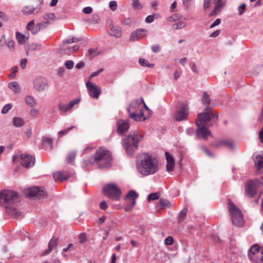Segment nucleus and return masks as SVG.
Segmentation results:
<instances>
[{
    "label": "nucleus",
    "mask_w": 263,
    "mask_h": 263,
    "mask_svg": "<svg viewBox=\"0 0 263 263\" xmlns=\"http://www.w3.org/2000/svg\"><path fill=\"white\" fill-rule=\"evenodd\" d=\"M87 239L86 234L85 233H82L79 235V240L80 243H83L86 241Z\"/></svg>",
    "instance_id": "8fccbe9b"
},
{
    "label": "nucleus",
    "mask_w": 263,
    "mask_h": 263,
    "mask_svg": "<svg viewBox=\"0 0 263 263\" xmlns=\"http://www.w3.org/2000/svg\"><path fill=\"white\" fill-rule=\"evenodd\" d=\"M132 1H133L132 6H133L134 10H140L142 9V5L140 3L139 0H132Z\"/></svg>",
    "instance_id": "e433bc0d"
},
{
    "label": "nucleus",
    "mask_w": 263,
    "mask_h": 263,
    "mask_svg": "<svg viewBox=\"0 0 263 263\" xmlns=\"http://www.w3.org/2000/svg\"><path fill=\"white\" fill-rule=\"evenodd\" d=\"M100 208L101 209L105 210L108 208V205L105 201H103L100 203Z\"/></svg>",
    "instance_id": "e2e57ef3"
},
{
    "label": "nucleus",
    "mask_w": 263,
    "mask_h": 263,
    "mask_svg": "<svg viewBox=\"0 0 263 263\" xmlns=\"http://www.w3.org/2000/svg\"><path fill=\"white\" fill-rule=\"evenodd\" d=\"M107 26L108 28V33L110 36L117 39L120 38L122 35V28L116 25H114L111 21L107 22Z\"/></svg>",
    "instance_id": "9b49d317"
},
{
    "label": "nucleus",
    "mask_w": 263,
    "mask_h": 263,
    "mask_svg": "<svg viewBox=\"0 0 263 263\" xmlns=\"http://www.w3.org/2000/svg\"><path fill=\"white\" fill-rule=\"evenodd\" d=\"M12 105L10 104H7L5 105L2 109L1 113L2 114H6L12 108Z\"/></svg>",
    "instance_id": "37998d69"
},
{
    "label": "nucleus",
    "mask_w": 263,
    "mask_h": 263,
    "mask_svg": "<svg viewBox=\"0 0 263 263\" xmlns=\"http://www.w3.org/2000/svg\"><path fill=\"white\" fill-rule=\"evenodd\" d=\"M117 133L120 135H123L128 130L130 125L128 120L119 119L117 121Z\"/></svg>",
    "instance_id": "4468645a"
},
{
    "label": "nucleus",
    "mask_w": 263,
    "mask_h": 263,
    "mask_svg": "<svg viewBox=\"0 0 263 263\" xmlns=\"http://www.w3.org/2000/svg\"><path fill=\"white\" fill-rule=\"evenodd\" d=\"M25 103H26V104L30 107H33L36 104L34 98L33 97H32V96H30V95H27L25 97Z\"/></svg>",
    "instance_id": "c756f323"
},
{
    "label": "nucleus",
    "mask_w": 263,
    "mask_h": 263,
    "mask_svg": "<svg viewBox=\"0 0 263 263\" xmlns=\"http://www.w3.org/2000/svg\"><path fill=\"white\" fill-rule=\"evenodd\" d=\"M43 17L46 20H54L55 18V15L53 13H45L43 15Z\"/></svg>",
    "instance_id": "c03bdc74"
},
{
    "label": "nucleus",
    "mask_w": 263,
    "mask_h": 263,
    "mask_svg": "<svg viewBox=\"0 0 263 263\" xmlns=\"http://www.w3.org/2000/svg\"><path fill=\"white\" fill-rule=\"evenodd\" d=\"M143 106L145 110H149L148 108L144 103L143 105L141 103H139L137 101H134L130 103L129 107L127 108V111L128 112H138V111H143Z\"/></svg>",
    "instance_id": "f3484780"
},
{
    "label": "nucleus",
    "mask_w": 263,
    "mask_h": 263,
    "mask_svg": "<svg viewBox=\"0 0 263 263\" xmlns=\"http://www.w3.org/2000/svg\"><path fill=\"white\" fill-rule=\"evenodd\" d=\"M174 238L172 236L167 237L164 240V243L165 245L171 246L174 243Z\"/></svg>",
    "instance_id": "49530a36"
},
{
    "label": "nucleus",
    "mask_w": 263,
    "mask_h": 263,
    "mask_svg": "<svg viewBox=\"0 0 263 263\" xmlns=\"http://www.w3.org/2000/svg\"><path fill=\"white\" fill-rule=\"evenodd\" d=\"M165 157L166 159V170L170 172L174 170L175 166V161L174 158L170 155L168 152H166Z\"/></svg>",
    "instance_id": "4be33fe9"
},
{
    "label": "nucleus",
    "mask_w": 263,
    "mask_h": 263,
    "mask_svg": "<svg viewBox=\"0 0 263 263\" xmlns=\"http://www.w3.org/2000/svg\"><path fill=\"white\" fill-rule=\"evenodd\" d=\"M180 18V16L179 15V14L175 13V14H174L168 17L167 18V20L168 22H173L177 21L179 20Z\"/></svg>",
    "instance_id": "58836bf2"
},
{
    "label": "nucleus",
    "mask_w": 263,
    "mask_h": 263,
    "mask_svg": "<svg viewBox=\"0 0 263 263\" xmlns=\"http://www.w3.org/2000/svg\"><path fill=\"white\" fill-rule=\"evenodd\" d=\"M193 1L194 0H182V3L186 8H188Z\"/></svg>",
    "instance_id": "6e6d98bb"
},
{
    "label": "nucleus",
    "mask_w": 263,
    "mask_h": 263,
    "mask_svg": "<svg viewBox=\"0 0 263 263\" xmlns=\"http://www.w3.org/2000/svg\"><path fill=\"white\" fill-rule=\"evenodd\" d=\"M186 215V210H182L180 213L178 217L179 222H182L185 218Z\"/></svg>",
    "instance_id": "a19ab883"
},
{
    "label": "nucleus",
    "mask_w": 263,
    "mask_h": 263,
    "mask_svg": "<svg viewBox=\"0 0 263 263\" xmlns=\"http://www.w3.org/2000/svg\"><path fill=\"white\" fill-rule=\"evenodd\" d=\"M186 25V24L185 22L180 21L177 23L174 24L173 25V28L175 30L180 29L185 27Z\"/></svg>",
    "instance_id": "c9c22d12"
},
{
    "label": "nucleus",
    "mask_w": 263,
    "mask_h": 263,
    "mask_svg": "<svg viewBox=\"0 0 263 263\" xmlns=\"http://www.w3.org/2000/svg\"><path fill=\"white\" fill-rule=\"evenodd\" d=\"M88 51L89 53L92 56H95L99 53L97 49L92 48L89 49Z\"/></svg>",
    "instance_id": "774afa93"
},
{
    "label": "nucleus",
    "mask_w": 263,
    "mask_h": 263,
    "mask_svg": "<svg viewBox=\"0 0 263 263\" xmlns=\"http://www.w3.org/2000/svg\"><path fill=\"white\" fill-rule=\"evenodd\" d=\"M27 196L30 197H35L37 198H42L47 196V193L44 188L41 187L33 186L28 189Z\"/></svg>",
    "instance_id": "f8f14e48"
},
{
    "label": "nucleus",
    "mask_w": 263,
    "mask_h": 263,
    "mask_svg": "<svg viewBox=\"0 0 263 263\" xmlns=\"http://www.w3.org/2000/svg\"><path fill=\"white\" fill-rule=\"evenodd\" d=\"M58 107L59 108V109L62 112H66L67 111L71 109V108H69V105L68 104H63L60 103L58 105Z\"/></svg>",
    "instance_id": "4c0bfd02"
},
{
    "label": "nucleus",
    "mask_w": 263,
    "mask_h": 263,
    "mask_svg": "<svg viewBox=\"0 0 263 263\" xmlns=\"http://www.w3.org/2000/svg\"><path fill=\"white\" fill-rule=\"evenodd\" d=\"M248 256L252 263H263V247L253 245L248 252Z\"/></svg>",
    "instance_id": "423d86ee"
},
{
    "label": "nucleus",
    "mask_w": 263,
    "mask_h": 263,
    "mask_svg": "<svg viewBox=\"0 0 263 263\" xmlns=\"http://www.w3.org/2000/svg\"><path fill=\"white\" fill-rule=\"evenodd\" d=\"M189 114L187 105H183L175 112L174 118L177 121H181L185 120Z\"/></svg>",
    "instance_id": "dca6fc26"
},
{
    "label": "nucleus",
    "mask_w": 263,
    "mask_h": 263,
    "mask_svg": "<svg viewBox=\"0 0 263 263\" xmlns=\"http://www.w3.org/2000/svg\"><path fill=\"white\" fill-rule=\"evenodd\" d=\"M129 117L135 121H144L147 118L144 116L143 111H139L136 112H128Z\"/></svg>",
    "instance_id": "412c9836"
},
{
    "label": "nucleus",
    "mask_w": 263,
    "mask_h": 263,
    "mask_svg": "<svg viewBox=\"0 0 263 263\" xmlns=\"http://www.w3.org/2000/svg\"><path fill=\"white\" fill-rule=\"evenodd\" d=\"M215 4V7L211 13V15L216 14L218 12L220 11L221 9L225 6V2L224 1L217 2Z\"/></svg>",
    "instance_id": "cd10ccee"
},
{
    "label": "nucleus",
    "mask_w": 263,
    "mask_h": 263,
    "mask_svg": "<svg viewBox=\"0 0 263 263\" xmlns=\"http://www.w3.org/2000/svg\"><path fill=\"white\" fill-rule=\"evenodd\" d=\"M80 40V39L76 37H72L70 39L64 40L63 41L64 44H71L75 42H77Z\"/></svg>",
    "instance_id": "79ce46f5"
},
{
    "label": "nucleus",
    "mask_w": 263,
    "mask_h": 263,
    "mask_svg": "<svg viewBox=\"0 0 263 263\" xmlns=\"http://www.w3.org/2000/svg\"><path fill=\"white\" fill-rule=\"evenodd\" d=\"M8 87L15 93H19L21 91V88L17 82H11L9 83Z\"/></svg>",
    "instance_id": "bb28decb"
},
{
    "label": "nucleus",
    "mask_w": 263,
    "mask_h": 263,
    "mask_svg": "<svg viewBox=\"0 0 263 263\" xmlns=\"http://www.w3.org/2000/svg\"><path fill=\"white\" fill-rule=\"evenodd\" d=\"M262 183L258 179H254L248 181L246 183L245 191L246 195L250 197H253L256 194L259 184Z\"/></svg>",
    "instance_id": "6e6552de"
},
{
    "label": "nucleus",
    "mask_w": 263,
    "mask_h": 263,
    "mask_svg": "<svg viewBox=\"0 0 263 263\" xmlns=\"http://www.w3.org/2000/svg\"><path fill=\"white\" fill-rule=\"evenodd\" d=\"M89 95L93 98L98 99L101 93V89L95 83L87 81L86 83Z\"/></svg>",
    "instance_id": "ddd939ff"
},
{
    "label": "nucleus",
    "mask_w": 263,
    "mask_h": 263,
    "mask_svg": "<svg viewBox=\"0 0 263 263\" xmlns=\"http://www.w3.org/2000/svg\"><path fill=\"white\" fill-rule=\"evenodd\" d=\"M81 99L79 98H77L70 101L69 103V108H72L74 105L79 103Z\"/></svg>",
    "instance_id": "09e8293b"
},
{
    "label": "nucleus",
    "mask_w": 263,
    "mask_h": 263,
    "mask_svg": "<svg viewBox=\"0 0 263 263\" xmlns=\"http://www.w3.org/2000/svg\"><path fill=\"white\" fill-rule=\"evenodd\" d=\"M136 165L138 172L143 176L153 175L158 170L157 160L148 153L137 160Z\"/></svg>",
    "instance_id": "f03ea898"
},
{
    "label": "nucleus",
    "mask_w": 263,
    "mask_h": 263,
    "mask_svg": "<svg viewBox=\"0 0 263 263\" xmlns=\"http://www.w3.org/2000/svg\"><path fill=\"white\" fill-rule=\"evenodd\" d=\"M0 18L7 21L9 20L8 16L3 12L0 11Z\"/></svg>",
    "instance_id": "338daca9"
},
{
    "label": "nucleus",
    "mask_w": 263,
    "mask_h": 263,
    "mask_svg": "<svg viewBox=\"0 0 263 263\" xmlns=\"http://www.w3.org/2000/svg\"><path fill=\"white\" fill-rule=\"evenodd\" d=\"M43 144L48 148H51L52 145V139L49 137H43L42 138Z\"/></svg>",
    "instance_id": "473e14b6"
},
{
    "label": "nucleus",
    "mask_w": 263,
    "mask_h": 263,
    "mask_svg": "<svg viewBox=\"0 0 263 263\" xmlns=\"http://www.w3.org/2000/svg\"><path fill=\"white\" fill-rule=\"evenodd\" d=\"M139 63L140 65L142 67H147L149 68H153L154 66L153 64H149L147 60L143 58H140L139 59Z\"/></svg>",
    "instance_id": "72a5a7b5"
},
{
    "label": "nucleus",
    "mask_w": 263,
    "mask_h": 263,
    "mask_svg": "<svg viewBox=\"0 0 263 263\" xmlns=\"http://www.w3.org/2000/svg\"><path fill=\"white\" fill-rule=\"evenodd\" d=\"M169 202L166 200L160 199L159 200V204L161 206L166 207L168 205Z\"/></svg>",
    "instance_id": "13d9d810"
},
{
    "label": "nucleus",
    "mask_w": 263,
    "mask_h": 263,
    "mask_svg": "<svg viewBox=\"0 0 263 263\" xmlns=\"http://www.w3.org/2000/svg\"><path fill=\"white\" fill-rule=\"evenodd\" d=\"M141 138H142V137L139 138L138 135L136 133H133V134L130 133L122 139V145L128 155L132 156L134 155L135 152L138 148L139 142Z\"/></svg>",
    "instance_id": "20e7f679"
},
{
    "label": "nucleus",
    "mask_w": 263,
    "mask_h": 263,
    "mask_svg": "<svg viewBox=\"0 0 263 263\" xmlns=\"http://www.w3.org/2000/svg\"><path fill=\"white\" fill-rule=\"evenodd\" d=\"M41 48V46L40 45H37L36 44H32L30 46V49L31 51H34L36 50H39Z\"/></svg>",
    "instance_id": "bf43d9fd"
},
{
    "label": "nucleus",
    "mask_w": 263,
    "mask_h": 263,
    "mask_svg": "<svg viewBox=\"0 0 263 263\" xmlns=\"http://www.w3.org/2000/svg\"><path fill=\"white\" fill-rule=\"evenodd\" d=\"M109 7L112 11H115L117 8V3L116 1H112L109 3Z\"/></svg>",
    "instance_id": "3c124183"
},
{
    "label": "nucleus",
    "mask_w": 263,
    "mask_h": 263,
    "mask_svg": "<svg viewBox=\"0 0 263 263\" xmlns=\"http://www.w3.org/2000/svg\"><path fill=\"white\" fill-rule=\"evenodd\" d=\"M49 24V22L48 21H44L42 22H41L40 23L37 24V26L38 27L39 30L46 28L47 25Z\"/></svg>",
    "instance_id": "de8ad7c7"
},
{
    "label": "nucleus",
    "mask_w": 263,
    "mask_h": 263,
    "mask_svg": "<svg viewBox=\"0 0 263 263\" xmlns=\"http://www.w3.org/2000/svg\"><path fill=\"white\" fill-rule=\"evenodd\" d=\"M228 209L233 224L241 227L243 223V218L241 211L230 201L229 202Z\"/></svg>",
    "instance_id": "39448f33"
},
{
    "label": "nucleus",
    "mask_w": 263,
    "mask_h": 263,
    "mask_svg": "<svg viewBox=\"0 0 263 263\" xmlns=\"http://www.w3.org/2000/svg\"><path fill=\"white\" fill-rule=\"evenodd\" d=\"M16 38L18 42L21 44H24L28 40L27 36L19 32H16Z\"/></svg>",
    "instance_id": "7c9ffc66"
},
{
    "label": "nucleus",
    "mask_w": 263,
    "mask_h": 263,
    "mask_svg": "<svg viewBox=\"0 0 263 263\" xmlns=\"http://www.w3.org/2000/svg\"><path fill=\"white\" fill-rule=\"evenodd\" d=\"M215 100H212L211 99L208 93L206 91H204L203 92L202 102V103L206 106V107H209V106L212 104L213 106L215 105Z\"/></svg>",
    "instance_id": "b1692460"
},
{
    "label": "nucleus",
    "mask_w": 263,
    "mask_h": 263,
    "mask_svg": "<svg viewBox=\"0 0 263 263\" xmlns=\"http://www.w3.org/2000/svg\"><path fill=\"white\" fill-rule=\"evenodd\" d=\"M138 197V193L134 191H130L125 197L128 206L125 208L126 211H130L136 203V199Z\"/></svg>",
    "instance_id": "9d476101"
},
{
    "label": "nucleus",
    "mask_w": 263,
    "mask_h": 263,
    "mask_svg": "<svg viewBox=\"0 0 263 263\" xmlns=\"http://www.w3.org/2000/svg\"><path fill=\"white\" fill-rule=\"evenodd\" d=\"M12 124L15 127H21L24 124V121L20 117H14L12 119Z\"/></svg>",
    "instance_id": "c85d7f7f"
},
{
    "label": "nucleus",
    "mask_w": 263,
    "mask_h": 263,
    "mask_svg": "<svg viewBox=\"0 0 263 263\" xmlns=\"http://www.w3.org/2000/svg\"><path fill=\"white\" fill-rule=\"evenodd\" d=\"M74 63L71 60L67 61L65 63V66L67 69H71L73 67Z\"/></svg>",
    "instance_id": "603ef678"
},
{
    "label": "nucleus",
    "mask_w": 263,
    "mask_h": 263,
    "mask_svg": "<svg viewBox=\"0 0 263 263\" xmlns=\"http://www.w3.org/2000/svg\"><path fill=\"white\" fill-rule=\"evenodd\" d=\"M59 243V239L55 237H52L49 241L48 245V249H46L43 253L42 255H47L55 248Z\"/></svg>",
    "instance_id": "6ab92c4d"
},
{
    "label": "nucleus",
    "mask_w": 263,
    "mask_h": 263,
    "mask_svg": "<svg viewBox=\"0 0 263 263\" xmlns=\"http://www.w3.org/2000/svg\"><path fill=\"white\" fill-rule=\"evenodd\" d=\"M253 158L254 164L257 170L259 171L263 169V155L254 154Z\"/></svg>",
    "instance_id": "aec40b11"
},
{
    "label": "nucleus",
    "mask_w": 263,
    "mask_h": 263,
    "mask_svg": "<svg viewBox=\"0 0 263 263\" xmlns=\"http://www.w3.org/2000/svg\"><path fill=\"white\" fill-rule=\"evenodd\" d=\"M53 177L55 181H64L69 178V175L67 172L64 171H60L53 174Z\"/></svg>",
    "instance_id": "5701e85b"
},
{
    "label": "nucleus",
    "mask_w": 263,
    "mask_h": 263,
    "mask_svg": "<svg viewBox=\"0 0 263 263\" xmlns=\"http://www.w3.org/2000/svg\"><path fill=\"white\" fill-rule=\"evenodd\" d=\"M156 14L154 13L153 15H148L145 18V22L147 23H151L154 21V16Z\"/></svg>",
    "instance_id": "5fc2aeb1"
},
{
    "label": "nucleus",
    "mask_w": 263,
    "mask_h": 263,
    "mask_svg": "<svg viewBox=\"0 0 263 263\" xmlns=\"http://www.w3.org/2000/svg\"><path fill=\"white\" fill-rule=\"evenodd\" d=\"M33 88L37 92H41L47 91L48 88V82L46 78L43 77H37L33 82Z\"/></svg>",
    "instance_id": "1a4fd4ad"
},
{
    "label": "nucleus",
    "mask_w": 263,
    "mask_h": 263,
    "mask_svg": "<svg viewBox=\"0 0 263 263\" xmlns=\"http://www.w3.org/2000/svg\"><path fill=\"white\" fill-rule=\"evenodd\" d=\"M76 153L75 152H70L67 156L66 161L68 163H72L75 160Z\"/></svg>",
    "instance_id": "f704fd0d"
},
{
    "label": "nucleus",
    "mask_w": 263,
    "mask_h": 263,
    "mask_svg": "<svg viewBox=\"0 0 263 263\" xmlns=\"http://www.w3.org/2000/svg\"><path fill=\"white\" fill-rule=\"evenodd\" d=\"M219 144L220 145H224L231 149H234L235 147L234 144L232 141L221 140L219 141Z\"/></svg>",
    "instance_id": "2f4dec72"
},
{
    "label": "nucleus",
    "mask_w": 263,
    "mask_h": 263,
    "mask_svg": "<svg viewBox=\"0 0 263 263\" xmlns=\"http://www.w3.org/2000/svg\"><path fill=\"white\" fill-rule=\"evenodd\" d=\"M194 129L192 127H189L186 130V134L189 136H192L194 134Z\"/></svg>",
    "instance_id": "69168bd1"
},
{
    "label": "nucleus",
    "mask_w": 263,
    "mask_h": 263,
    "mask_svg": "<svg viewBox=\"0 0 263 263\" xmlns=\"http://www.w3.org/2000/svg\"><path fill=\"white\" fill-rule=\"evenodd\" d=\"M221 23V20L220 18H217L210 26L211 29L213 28L215 26L219 25Z\"/></svg>",
    "instance_id": "680f3d73"
},
{
    "label": "nucleus",
    "mask_w": 263,
    "mask_h": 263,
    "mask_svg": "<svg viewBox=\"0 0 263 263\" xmlns=\"http://www.w3.org/2000/svg\"><path fill=\"white\" fill-rule=\"evenodd\" d=\"M111 160L109 152L100 148L96 151L94 155L84 159L82 162V165L83 167H85L90 164L100 168H104L110 166Z\"/></svg>",
    "instance_id": "7ed1b4c3"
},
{
    "label": "nucleus",
    "mask_w": 263,
    "mask_h": 263,
    "mask_svg": "<svg viewBox=\"0 0 263 263\" xmlns=\"http://www.w3.org/2000/svg\"><path fill=\"white\" fill-rule=\"evenodd\" d=\"M146 32L147 30L145 29H138L132 32L130 35L129 40L132 41H137L144 36L146 35L145 33Z\"/></svg>",
    "instance_id": "a211bd4d"
},
{
    "label": "nucleus",
    "mask_w": 263,
    "mask_h": 263,
    "mask_svg": "<svg viewBox=\"0 0 263 263\" xmlns=\"http://www.w3.org/2000/svg\"><path fill=\"white\" fill-rule=\"evenodd\" d=\"M36 9L33 7L26 6L23 8L22 12L26 15H30L33 13H37L40 10L39 9H37V11H35Z\"/></svg>",
    "instance_id": "a878e982"
},
{
    "label": "nucleus",
    "mask_w": 263,
    "mask_h": 263,
    "mask_svg": "<svg viewBox=\"0 0 263 263\" xmlns=\"http://www.w3.org/2000/svg\"><path fill=\"white\" fill-rule=\"evenodd\" d=\"M74 127V126H71L67 129H64V130H60V132H58V135H59V137H62L64 135H66L67 134H68V133L72 129H73V128Z\"/></svg>",
    "instance_id": "a18cd8bd"
},
{
    "label": "nucleus",
    "mask_w": 263,
    "mask_h": 263,
    "mask_svg": "<svg viewBox=\"0 0 263 263\" xmlns=\"http://www.w3.org/2000/svg\"><path fill=\"white\" fill-rule=\"evenodd\" d=\"M92 12V9L91 7H86L83 9V12L84 14H90Z\"/></svg>",
    "instance_id": "052dcab7"
},
{
    "label": "nucleus",
    "mask_w": 263,
    "mask_h": 263,
    "mask_svg": "<svg viewBox=\"0 0 263 263\" xmlns=\"http://www.w3.org/2000/svg\"><path fill=\"white\" fill-rule=\"evenodd\" d=\"M37 25H34L33 20L30 21L26 26L27 30L30 31L33 34H36L40 31Z\"/></svg>",
    "instance_id": "393cba45"
},
{
    "label": "nucleus",
    "mask_w": 263,
    "mask_h": 263,
    "mask_svg": "<svg viewBox=\"0 0 263 263\" xmlns=\"http://www.w3.org/2000/svg\"><path fill=\"white\" fill-rule=\"evenodd\" d=\"M38 114V110L36 108H32L30 111V115L33 117H36Z\"/></svg>",
    "instance_id": "4d7b16f0"
},
{
    "label": "nucleus",
    "mask_w": 263,
    "mask_h": 263,
    "mask_svg": "<svg viewBox=\"0 0 263 263\" xmlns=\"http://www.w3.org/2000/svg\"><path fill=\"white\" fill-rule=\"evenodd\" d=\"M159 193H153L148 196L147 200L148 201L155 200L159 198Z\"/></svg>",
    "instance_id": "ea45409f"
},
{
    "label": "nucleus",
    "mask_w": 263,
    "mask_h": 263,
    "mask_svg": "<svg viewBox=\"0 0 263 263\" xmlns=\"http://www.w3.org/2000/svg\"><path fill=\"white\" fill-rule=\"evenodd\" d=\"M161 50V47L158 45H155L152 47V51L155 53H157Z\"/></svg>",
    "instance_id": "0e129e2a"
},
{
    "label": "nucleus",
    "mask_w": 263,
    "mask_h": 263,
    "mask_svg": "<svg viewBox=\"0 0 263 263\" xmlns=\"http://www.w3.org/2000/svg\"><path fill=\"white\" fill-rule=\"evenodd\" d=\"M20 158L21 159V163L22 165L26 168L32 167L35 162L34 156L29 155L26 153L20 155Z\"/></svg>",
    "instance_id": "2eb2a0df"
},
{
    "label": "nucleus",
    "mask_w": 263,
    "mask_h": 263,
    "mask_svg": "<svg viewBox=\"0 0 263 263\" xmlns=\"http://www.w3.org/2000/svg\"><path fill=\"white\" fill-rule=\"evenodd\" d=\"M214 118H217L218 116L212 112V108H205L202 112L198 114L196 121V125L198 127L195 134L197 139L202 138L206 140L209 136H212L208 127L209 122Z\"/></svg>",
    "instance_id": "f257e3e1"
},
{
    "label": "nucleus",
    "mask_w": 263,
    "mask_h": 263,
    "mask_svg": "<svg viewBox=\"0 0 263 263\" xmlns=\"http://www.w3.org/2000/svg\"><path fill=\"white\" fill-rule=\"evenodd\" d=\"M103 192L105 196L113 200L118 201L120 199L121 191L116 183L107 184L103 187Z\"/></svg>",
    "instance_id": "0eeeda50"
},
{
    "label": "nucleus",
    "mask_w": 263,
    "mask_h": 263,
    "mask_svg": "<svg viewBox=\"0 0 263 263\" xmlns=\"http://www.w3.org/2000/svg\"><path fill=\"white\" fill-rule=\"evenodd\" d=\"M246 5L244 3L241 4L238 8V10L240 15H241L245 11Z\"/></svg>",
    "instance_id": "864d4df0"
}]
</instances>
